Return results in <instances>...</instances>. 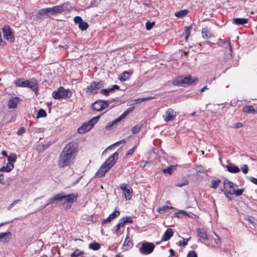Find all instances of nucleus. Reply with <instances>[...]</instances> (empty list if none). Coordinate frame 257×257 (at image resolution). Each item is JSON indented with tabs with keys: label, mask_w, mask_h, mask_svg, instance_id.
I'll use <instances>...</instances> for the list:
<instances>
[{
	"label": "nucleus",
	"mask_w": 257,
	"mask_h": 257,
	"mask_svg": "<svg viewBox=\"0 0 257 257\" xmlns=\"http://www.w3.org/2000/svg\"><path fill=\"white\" fill-rule=\"evenodd\" d=\"M78 152V144L76 142L67 144L61 152L58 160L60 168H64L73 164Z\"/></svg>",
	"instance_id": "obj_1"
},
{
	"label": "nucleus",
	"mask_w": 257,
	"mask_h": 257,
	"mask_svg": "<svg viewBox=\"0 0 257 257\" xmlns=\"http://www.w3.org/2000/svg\"><path fill=\"white\" fill-rule=\"evenodd\" d=\"M118 153L116 152L111 155L104 163L102 164L100 168L95 174V176L101 177L112 168L116 163L118 159Z\"/></svg>",
	"instance_id": "obj_2"
},
{
	"label": "nucleus",
	"mask_w": 257,
	"mask_h": 257,
	"mask_svg": "<svg viewBox=\"0 0 257 257\" xmlns=\"http://www.w3.org/2000/svg\"><path fill=\"white\" fill-rule=\"evenodd\" d=\"M105 82L103 80L92 81L85 89V93L88 95H95L99 93L101 88H103Z\"/></svg>",
	"instance_id": "obj_3"
},
{
	"label": "nucleus",
	"mask_w": 257,
	"mask_h": 257,
	"mask_svg": "<svg viewBox=\"0 0 257 257\" xmlns=\"http://www.w3.org/2000/svg\"><path fill=\"white\" fill-rule=\"evenodd\" d=\"M198 81L197 78L194 77L192 79L191 76L189 75L186 76H181L176 78L173 81V84L174 85L186 86V85L194 84Z\"/></svg>",
	"instance_id": "obj_4"
},
{
	"label": "nucleus",
	"mask_w": 257,
	"mask_h": 257,
	"mask_svg": "<svg viewBox=\"0 0 257 257\" xmlns=\"http://www.w3.org/2000/svg\"><path fill=\"white\" fill-rule=\"evenodd\" d=\"M72 91L70 89H66L60 86L57 91L52 93V96L55 99H68L71 97Z\"/></svg>",
	"instance_id": "obj_5"
},
{
	"label": "nucleus",
	"mask_w": 257,
	"mask_h": 257,
	"mask_svg": "<svg viewBox=\"0 0 257 257\" xmlns=\"http://www.w3.org/2000/svg\"><path fill=\"white\" fill-rule=\"evenodd\" d=\"M50 15L61 14L64 12H69L72 9L70 3L67 2L63 4L50 8Z\"/></svg>",
	"instance_id": "obj_6"
},
{
	"label": "nucleus",
	"mask_w": 257,
	"mask_h": 257,
	"mask_svg": "<svg viewBox=\"0 0 257 257\" xmlns=\"http://www.w3.org/2000/svg\"><path fill=\"white\" fill-rule=\"evenodd\" d=\"M135 109V107L133 106L128 108L123 113L119 116L118 118L114 119L112 121L109 122L105 126V129L106 130H110L116 127L117 124L119 123L121 120L124 119L130 113L132 112Z\"/></svg>",
	"instance_id": "obj_7"
},
{
	"label": "nucleus",
	"mask_w": 257,
	"mask_h": 257,
	"mask_svg": "<svg viewBox=\"0 0 257 257\" xmlns=\"http://www.w3.org/2000/svg\"><path fill=\"white\" fill-rule=\"evenodd\" d=\"M155 247L153 243L145 241L142 243V246L139 248V251L143 254H149L154 251Z\"/></svg>",
	"instance_id": "obj_8"
},
{
	"label": "nucleus",
	"mask_w": 257,
	"mask_h": 257,
	"mask_svg": "<svg viewBox=\"0 0 257 257\" xmlns=\"http://www.w3.org/2000/svg\"><path fill=\"white\" fill-rule=\"evenodd\" d=\"M108 106L109 101L102 99L97 100L92 104V109L97 111H102Z\"/></svg>",
	"instance_id": "obj_9"
},
{
	"label": "nucleus",
	"mask_w": 257,
	"mask_h": 257,
	"mask_svg": "<svg viewBox=\"0 0 257 257\" xmlns=\"http://www.w3.org/2000/svg\"><path fill=\"white\" fill-rule=\"evenodd\" d=\"M4 37L9 42L12 43L15 42V36L13 30L10 26H4L3 28Z\"/></svg>",
	"instance_id": "obj_10"
},
{
	"label": "nucleus",
	"mask_w": 257,
	"mask_h": 257,
	"mask_svg": "<svg viewBox=\"0 0 257 257\" xmlns=\"http://www.w3.org/2000/svg\"><path fill=\"white\" fill-rule=\"evenodd\" d=\"M24 87H28L32 89L34 91L38 90V81L35 78L25 80Z\"/></svg>",
	"instance_id": "obj_11"
},
{
	"label": "nucleus",
	"mask_w": 257,
	"mask_h": 257,
	"mask_svg": "<svg viewBox=\"0 0 257 257\" xmlns=\"http://www.w3.org/2000/svg\"><path fill=\"white\" fill-rule=\"evenodd\" d=\"M63 197V203H67L68 204H69V208H70L72 203L77 200L78 198V194H69L66 195L64 192Z\"/></svg>",
	"instance_id": "obj_12"
},
{
	"label": "nucleus",
	"mask_w": 257,
	"mask_h": 257,
	"mask_svg": "<svg viewBox=\"0 0 257 257\" xmlns=\"http://www.w3.org/2000/svg\"><path fill=\"white\" fill-rule=\"evenodd\" d=\"M218 46L225 47L226 48V50L225 51V54H226V53H227L228 55L226 57H224V59L227 60L228 59H230L232 57V48L231 46V44L229 41H224L222 42L221 43H219V42L217 43Z\"/></svg>",
	"instance_id": "obj_13"
},
{
	"label": "nucleus",
	"mask_w": 257,
	"mask_h": 257,
	"mask_svg": "<svg viewBox=\"0 0 257 257\" xmlns=\"http://www.w3.org/2000/svg\"><path fill=\"white\" fill-rule=\"evenodd\" d=\"M8 223H9V221L2 222L0 224V227ZM11 239V232L10 231H8L6 232H2L0 233V240H2L3 242L8 243L10 241Z\"/></svg>",
	"instance_id": "obj_14"
},
{
	"label": "nucleus",
	"mask_w": 257,
	"mask_h": 257,
	"mask_svg": "<svg viewBox=\"0 0 257 257\" xmlns=\"http://www.w3.org/2000/svg\"><path fill=\"white\" fill-rule=\"evenodd\" d=\"M165 114V115H163V117L166 122L173 121L176 116V112L172 108H168L166 111Z\"/></svg>",
	"instance_id": "obj_15"
},
{
	"label": "nucleus",
	"mask_w": 257,
	"mask_h": 257,
	"mask_svg": "<svg viewBox=\"0 0 257 257\" xmlns=\"http://www.w3.org/2000/svg\"><path fill=\"white\" fill-rule=\"evenodd\" d=\"M63 193L64 192H61L57 194L54 195L51 198L47 200V204L44 207H46L52 203H57L59 201H63L64 200Z\"/></svg>",
	"instance_id": "obj_16"
},
{
	"label": "nucleus",
	"mask_w": 257,
	"mask_h": 257,
	"mask_svg": "<svg viewBox=\"0 0 257 257\" xmlns=\"http://www.w3.org/2000/svg\"><path fill=\"white\" fill-rule=\"evenodd\" d=\"M93 126H91V123L88 121L87 122L84 123L78 129V132L79 134H83L87 132H88L91 130Z\"/></svg>",
	"instance_id": "obj_17"
},
{
	"label": "nucleus",
	"mask_w": 257,
	"mask_h": 257,
	"mask_svg": "<svg viewBox=\"0 0 257 257\" xmlns=\"http://www.w3.org/2000/svg\"><path fill=\"white\" fill-rule=\"evenodd\" d=\"M20 98L19 97H12L8 102V107L9 108H15L17 107Z\"/></svg>",
	"instance_id": "obj_18"
},
{
	"label": "nucleus",
	"mask_w": 257,
	"mask_h": 257,
	"mask_svg": "<svg viewBox=\"0 0 257 257\" xmlns=\"http://www.w3.org/2000/svg\"><path fill=\"white\" fill-rule=\"evenodd\" d=\"M120 214V212L119 211H113L111 214H110L107 217L106 219H104L102 221V225H103L104 224H105L106 222H110L112 219H114L115 218H116L117 216H118Z\"/></svg>",
	"instance_id": "obj_19"
},
{
	"label": "nucleus",
	"mask_w": 257,
	"mask_h": 257,
	"mask_svg": "<svg viewBox=\"0 0 257 257\" xmlns=\"http://www.w3.org/2000/svg\"><path fill=\"white\" fill-rule=\"evenodd\" d=\"M248 19L243 18H237L233 19V23L236 25H244L247 24Z\"/></svg>",
	"instance_id": "obj_20"
},
{
	"label": "nucleus",
	"mask_w": 257,
	"mask_h": 257,
	"mask_svg": "<svg viewBox=\"0 0 257 257\" xmlns=\"http://www.w3.org/2000/svg\"><path fill=\"white\" fill-rule=\"evenodd\" d=\"M173 233L172 231V229L170 228H168L167 229L165 233L163 235L162 240L163 241H166L169 240L171 237L173 236Z\"/></svg>",
	"instance_id": "obj_21"
},
{
	"label": "nucleus",
	"mask_w": 257,
	"mask_h": 257,
	"mask_svg": "<svg viewBox=\"0 0 257 257\" xmlns=\"http://www.w3.org/2000/svg\"><path fill=\"white\" fill-rule=\"evenodd\" d=\"M227 170L232 173H237L239 172V168L232 164L226 166Z\"/></svg>",
	"instance_id": "obj_22"
},
{
	"label": "nucleus",
	"mask_w": 257,
	"mask_h": 257,
	"mask_svg": "<svg viewBox=\"0 0 257 257\" xmlns=\"http://www.w3.org/2000/svg\"><path fill=\"white\" fill-rule=\"evenodd\" d=\"M242 111L247 113L257 114V109H255L251 105L244 106Z\"/></svg>",
	"instance_id": "obj_23"
},
{
	"label": "nucleus",
	"mask_w": 257,
	"mask_h": 257,
	"mask_svg": "<svg viewBox=\"0 0 257 257\" xmlns=\"http://www.w3.org/2000/svg\"><path fill=\"white\" fill-rule=\"evenodd\" d=\"M196 232L198 237L202 239L208 240L207 234L203 228H197Z\"/></svg>",
	"instance_id": "obj_24"
},
{
	"label": "nucleus",
	"mask_w": 257,
	"mask_h": 257,
	"mask_svg": "<svg viewBox=\"0 0 257 257\" xmlns=\"http://www.w3.org/2000/svg\"><path fill=\"white\" fill-rule=\"evenodd\" d=\"M223 183L224 187L225 190H227V189H229L230 190L235 189L234 183L227 179H225Z\"/></svg>",
	"instance_id": "obj_25"
},
{
	"label": "nucleus",
	"mask_w": 257,
	"mask_h": 257,
	"mask_svg": "<svg viewBox=\"0 0 257 257\" xmlns=\"http://www.w3.org/2000/svg\"><path fill=\"white\" fill-rule=\"evenodd\" d=\"M202 36L204 39H209L213 36L207 28H204L202 30Z\"/></svg>",
	"instance_id": "obj_26"
},
{
	"label": "nucleus",
	"mask_w": 257,
	"mask_h": 257,
	"mask_svg": "<svg viewBox=\"0 0 257 257\" xmlns=\"http://www.w3.org/2000/svg\"><path fill=\"white\" fill-rule=\"evenodd\" d=\"M131 74L128 71H124L121 75L118 77V80L121 82H124L130 78Z\"/></svg>",
	"instance_id": "obj_27"
},
{
	"label": "nucleus",
	"mask_w": 257,
	"mask_h": 257,
	"mask_svg": "<svg viewBox=\"0 0 257 257\" xmlns=\"http://www.w3.org/2000/svg\"><path fill=\"white\" fill-rule=\"evenodd\" d=\"M176 165H171L166 169H162V171L164 174L171 175L173 173V171L176 170Z\"/></svg>",
	"instance_id": "obj_28"
},
{
	"label": "nucleus",
	"mask_w": 257,
	"mask_h": 257,
	"mask_svg": "<svg viewBox=\"0 0 257 257\" xmlns=\"http://www.w3.org/2000/svg\"><path fill=\"white\" fill-rule=\"evenodd\" d=\"M124 198L126 200H129L132 198L133 194V189L130 187L127 190H125L123 193Z\"/></svg>",
	"instance_id": "obj_29"
},
{
	"label": "nucleus",
	"mask_w": 257,
	"mask_h": 257,
	"mask_svg": "<svg viewBox=\"0 0 257 257\" xmlns=\"http://www.w3.org/2000/svg\"><path fill=\"white\" fill-rule=\"evenodd\" d=\"M192 25L186 27L183 33V35L185 36V39L186 41H187L188 38L190 35V32L192 30Z\"/></svg>",
	"instance_id": "obj_30"
},
{
	"label": "nucleus",
	"mask_w": 257,
	"mask_h": 257,
	"mask_svg": "<svg viewBox=\"0 0 257 257\" xmlns=\"http://www.w3.org/2000/svg\"><path fill=\"white\" fill-rule=\"evenodd\" d=\"M14 168V165H10V163H7L6 166L0 168V172H11Z\"/></svg>",
	"instance_id": "obj_31"
},
{
	"label": "nucleus",
	"mask_w": 257,
	"mask_h": 257,
	"mask_svg": "<svg viewBox=\"0 0 257 257\" xmlns=\"http://www.w3.org/2000/svg\"><path fill=\"white\" fill-rule=\"evenodd\" d=\"M188 12V11L186 9L180 10L179 12H177L175 13V16L178 18H183L185 16Z\"/></svg>",
	"instance_id": "obj_32"
},
{
	"label": "nucleus",
	"mask_w": 257,
	"mask_h": 257,
	"mask_svg": "<svg viewBox=\"0 0 257 257\" xmlns=\"http://www.w3.org/2000/svg\"><path fill=\"white\" fill-rule=\"evenodd\" d=\"M17 159V155L14 153L12 154L8 158V163H10V165H14L13 163L16 162Z\"/></svg>",
	"instance_id": "obj_33"
},
{
	"label": "nucleus",
	"mask_w": 257,
	"mask_h": 257,
	"mask_svg": "<svg viewBox=\"0 0 257 257\" xmlns=\"http://www.w3.org/2000/svg\"><path fill=\"white\" fill-rule=\"evenodd\" d=\"M89 248L93 250H97L100 248V244L99 243L94 242L89 244Z\"/></svg>",
	"instance_id": "obj_34"
},
{
	"label": "nucleus",
	"mask_w": 257,
	"mask_h": 257,
	"mask_svg": "<svg viewBox=\"0 0 257 257\" xmlns=\"http://www.w3.org/2000/svg\"><path fill=\"white\" fill-rule=\"evenodd\" d=\"M133 245V243L131 241L128 235H127L125 239L123 247L126 246L129 248H131Z\"/></svg>",
	"instance_id": "obj_35"
},
{
	"label": "nucleus",
	"mask_w": 257,
	"mask_h": 257,
	"mask_svg": "<svg viewBox=\"0 0 257 257\" xmlns=\"http://www.w3.org/2000/svg\"><path fill=\"white\" fill-rule=\"evenodd\" d=\"M25 81L23 78H19L15 81L14 83L17 87H24V85L23 83H25Z\"/></svg>",
	"instance_id": "obj_36"
},
{
	"label": "nucleus",
	"mask_w": 257,
	"mask_h": 257,
	"mask_svg": "<svg viewBox=\"0 0 257 257\" xmlns=\"http://www.w3.org/2000/svg\"><path fill=\"white\" fill-rule=\"evenodd\" d=\"M47 116V113L44 109L41 108L39 110L37 115V118H39L41 117H45Z\"/></svg>",
	"instance_id": "obj_37"
},
{
	"label": "nucleus",
	"mask_w": 257,
	"mask_h": 257,
	"mask_svg": "<svg viewBox=\"0 0 257 257\" xmlns=\"http://www.w3.org/2000/svg\"><path fill=\"white\" fill-rule=\"evenodd\" d=\"M88 27V24L86 22L82 21L79 24V28L82 31L86 30Z\"/></svg>",
	"instance_id": "obj_38"
},
{
	"label": "nucleus",
	"mask_w": 257,
	"mask_h": 257,
	"mask_svg": "<svg viewBox=\"0 0 257 257\" xmlns=\"http://www.w3.org/2000/svg\"><path fill=\"white\" fill-rule=\"evenodd\" d=\"M100 117L101 115H99L93 117L89 120V123H91V126H93L94 124H95L98 122Z\"/></svg>",
	"instance_id": "obj_39"
},
{
	"label": "nucleus",
	"mask_w": 257,
	"mask_h": 257,
	"mask_svg": "<svg viewBox=\"0 0 257 257\" xmlns=\"http://www.w3.org/2000/svg\"><path fill=\"white\" fill-rule=\"evenodd\" d=\"M84 254L83 251H81L78 249H76L73 252L70 254L71 257H77L80 255Z\"/></svg>",
	"instance_id": "obj_40"
},
{
	"label": "nucleus",
	"mask_w": 257,
	"mask_h": 257,
	"mask_svg": "<svg viewBox=\"0 0 257 257\" xmlns=\"http://www.w3.org/2000/svg\"><path fill=\"white\" fill-rule=\"evenodd\" d=\"M231 191H232V194H235V195L236 196H239L242 194V193L244 191V189L241 188V189H237L236 190L235 189H233L231 190Z\"/></svg>",
	"instance_id": "obj_41"
},
{
	"label": "nucleus",
	"mask_w": 257,
	"mask_h": 257,
	"mask_svg": "<svg viewBox=\"0 0 257 257\" xmlns=\"http://www.w3.org/2000/svg\"><path fill=\"white\" fill-rule=\"evenodd\" d=\"M174 208L172 206H163L162 207L160 208L158 211L160 213H162L164 211L168 210V209H173Z\"/></svg>",
	"instance_id": "obj_42"
},
{
	"label": "nucleus",
	"mask_w": 257,
	"mask_h": 257,
	"mask_svg": "<svg viewBox=\"0 0 257 257\" xmlns=\"http://www.w3.org/2000/svg\"><path fill=\"white\" fill-rule=\"evenodd\" d=\"M39 13L41 15H44L46 14L50 15V8L40 9L39 11Z\"/></svg>",
	"instance_id": "obj_43"
},
{
	"label": "nucleus",
	"mask_w": 257,
	"mask_h": 257,
	"mask_svg": "<svg viewBox=\"0 0 257 257\" xmlns=\"http://www.w3.org/2000/svg\"><path fill=\"white\" fill-rule=\"evenodd\" d=\"M220 182L221 181L219 179L213 180L211 181V188L215 189H216Z\"/></svg>",
	"instance_id": "obj_44"
},
{
	"label": "nucleus",
	"mask_w": 257,
	"mask_h": 257,
	"mask_svg": "<svg viewBox=\"0 0 257 257\" xmlns=\"http://www.w3.org/2000/svg\"><path fill=\"white\" fill-rule=\"evenodd\" d=\"M152 98H153L152 97H144V98H139L138 99H134V101H135V103H136V104H137V103H141V102H142L143 101L151 100Z\"/></svg>",
	"instance_id": "obj_45"
},
{
	"label": "nucleus",
	"mask_w": 257,
	"mask_h": 257,
	"mask_svg": "<svg viewBox=\"0 0 257 257\" xmlns=\"http://www.w3.org/2000/svg\"><path fill=\"white\" fill-rule=\"evenodd\" d=\"M183 182L177 183L176 184V186L178 187H181L186 186L188 184L189 181L188 180H187L185 178H183Z\"/></svg>",
	"instance_id": "obj_46"
},
{
	"label": "nucleus",
	"mask_w": 257,
	"mask_h": 257,
	"mask_svg": "<svg viewBox=\"0 0 257 257\" xmlns=\"http://www.w3.org/2000/svg\"><path fill=\"white\" fill-rule=\"evenodd\" d=\"M155 22L153 21L152 22H151L150 21H148L146 23V28L147 30H150L152 27L155 25Z\"/></svg>",
	"instance_id": "obj_47"
},
{
	"label": "nucleus",
	"mask_w": 257,
	"mask_h": 257,
	"mask_svg": "<svg viewBox=\"0 0 257 257\" xmlns=\"http://www.w3.org/2000/svg\"><path fill=\"white\" fill-rule=\"evenodd\" d=\"M121 219L122 220L123 223L124 224L127 222L132 223L133 222L131 216H126L125 217H123V218H121Z\"/></svg>",
	"instance_id": "obj_48"
},
{
	"label": "nucleus",
	"mask_w": 257,
	"mask_h": 257,
	"mask_svg": "<svg viewBox=\"0 0 257 257\" xmlns=\"http://www.w3.org/2000/svg\"><path fill=\"white\" fill-rule=\"evenodd\" d=\"M141 128V127L140 126H139V125H136L133 127L132 129V132L134 134H136L140 131Z\"/></svg>",
	"instance_id": "obj_49"
},
{
	"label": "nucleus",
	"mask_w": 257,
	"mask_h": 257,
	"mask_svg": "<svg viewBox=\"0 0 257 257\" xmlns=\"http://www.w3.org/2000/svg\"><path fill=\"white\" fill-rule=\"evenodd\" d=\"M124 225V224H123L122 220L121 219L120 222H119L115 226V227H116L115 233L118 234V231L120 230V227L123 226Z\"/></svg>",
	"instance_id": "obj_50"
},
{
	"label": "nucleus",
	"mask_w": 257,
	"mask_h": 257,
	"mask_svg": "<svg viewBox=\"0 0 257 257\" xmlns=\"http://www.w3.org/2000/svg\"><path fill=\"white\" fill-rule=\"evenodd\" d=\"M130 187L128 185L124 183H122L120 185L119 188L123 191V193L125 191V190H127Z\"/></svg>",
	"instance_id": "obj_51"
},
{
	"label": "nucleus",
	"mask_w": 257,
	"mask_h": 257,
	"mask_svg": "<svg viewBox=\"0 0 257 257\" xmlns=\"http://www.w3.org/2000/svg\"><path fill=\"white\" fill-rule=\"evenodd\" d=\"M22 200L21 199H17V200H14L11 204H10V205L8 207V208L7 209L8 210H11V209L15 205H16V204H17L19 202H21Z\"/></svg>",
	"instance_id": "obj_52"
},
{
	"label": "nucleus",
	"mask_w": 257,
	"mask_h": 257,
	"mask_svg": "<svg viewBox=\"0 0 257 257\" xmlns=\"http://www.w3.org/2000/svg\"><path fill=\"white\" fill-rule=\"evenodd\" d=\"M190 237L188 238H183V241L182 242L181 241L179 242V245L183 246H185L187 245L188 241L190 240Z\"/></svg>",
	"instance_id": "obj_53"
},
{
	"label": "nucleus",
	"mask_w": 257,
	"mask_h": 257,
	"mask_svg": "<svg viewBox=\"0 0 257 257\" xmlns=\"http://www.w3.org/2000/svg\"><path fill=\"white\" fill-rule=\"evenodd\" d=\"M197 253L194 250H191L188 252L187 257H197Z\"/></svg>",
	"instance_id": "obj_54"
},
{
	"label": "nucleus",
	"mask_w": 257,
	"mask_h": 257,
	"mask_svg": "<svg viewBox=\"0 0 257 257\" xmlns=\"http://www.w3.org/2000/svg\"><path fill=\"white\" fill-rule=\"evenodd\" d=\"M224 194L227 198H228L230 200H231V198L228 195V194L232 195L231 190H229L228 191L227 190H226L225 191H224Z\"/></svg>",
	"instance_id": "obj_55"
},
{
	"label": "nucleus",
	"mask_w": 257,
	"mask_h": 257,
	"mask_svg": "<svg viewBox=\"0 0 257 257\" xmlns=\"http://www.w3.org/2000/svg\"><path fill=\"white\" fill-rule=\"evenodd\" d=\"M26 132V129L24 127H21L17 131V135L18 136H21Z\"/></svg>",
	"instance_id": "obj_56"
},
{
	"label": "nucleus",
	"mask_w": 257,
	"mask_h": 257,
	"mask_svg": "<svg viewBox=\"0 0 257 257\" xmlns=\"http://www.w3.org/2000/svg\"><path fill=\"white\" fill-rule=\"evenodd\" d=\"M179 213H181V214H183L184 215H185V216H190V215H189L188 213L185 211H184V210H179V211L177 213H176L175 214V216H176V217H179Z\"/></svg>",
	"instance_id": "obj_57"
},
{
	"label": "nucleus",
	"mask_w": 257,
	"mask_h": 257,
	"mask_svg": "<svg viewBox=\"0 0 257 257\" xmlns=\"http://www.w3.org/2000/svg\"><path fill=\"white\" fill-rule=\"evenodd\" d=\"M74 21L76 24H80L81 23L83 20L81 17L80 16H76L74 19Z\"/></svg>",
	"instance_id": "obj_58"
},
{
	"label": "nucleus",
	"mask_w": 257,
	"mask_h": 257,
	"mask_svg": "<svg viewBox=\"0 0 257 257\" xmlns=\"http://www.w3.org/2000/svg\"><path fill=\"white\" fill-rule=\"evenodd\" d=\"M99 91L101 94H103L105 96H108L109 95L107 89H104L102 88L100 89Z\"/></svg>",
	"instance_id": "obj_59"
},
{
	"label": "nucleus",
	"mask_w": 257,
	"mask_h": 257,
	"mask_svg": "<svg viewBox=\"0 0 257 257\" xmlns=\"http://www.w3.org/2000/svg\"><path fill=\"white\" fill-rule=\"evenodd\" d=\"M241 169L244 174L247 173L248 171V166L246 165H243V166L241 167Z\"/></svg>",
	"instance_id": "obj_60"
},
{
	"label": "nucleus",
	"mask_w": 257,
	"mask_h": 257,
	"mask_svg": "<svg viewBox=\"0 0 257 257\" xmlns=\"http://www.w3.org/2000/svg\"><path fill=\"white\" fill-rule=\"evenodd\" d=\"M135 148V147H133L132 149H130L126 153V156H128L132 155L134 152Z\"/></svg>",
	"instance_id": "obj_61"
},
{
	"label": "nucleus",
	"mask_w": 257,
	"mask_h": 257,
	"mask_svg": "<svg viewBox=\"0 0 257 257\" xmlns=\"http://www.w3.org/2000/svg\"><path fill=\"white\" fill-rule=\"evenodd\" d=\"M1 36H2V34H1V33L0 32V46L4 47L7 44V43L5 41H4V40H3L1 38Z\"/></svg>",
	"instance_id": "obj_62"
},
{
	"label": "nucleus",
	"mask_w": 257,
	"mask_h": 257,
	"mask_svg": "<svg viewBox=\"0 0 257 257\" xmlns=\"http://www.w3.org/2000/svg\"><path fill=\"white\" fill-rule=\"evenodd\" d=\"M249 180L250 182H251L252 183L257 185V179L253 177H250L249 178Z\"/></svg>",
	"instance_id": "obj_63"
},
{
	"label": "nucleus",
	"mask_w": 257,
	"mask_h": 257,
	"mask_svg": "<svg viewBox=\"0 0 257 257\" xmlns=\"http://www.w3.org/2000/svg\"><path fill=\"white\" fill-rule=\"evenodd\" d=\"M82 176H81V177H78L75 181H74L72 184V186H74L76 184H77L81 180V179L82 178Z\"/></svg>",
	"instance_id": "obj_64"
}]
</instances>
